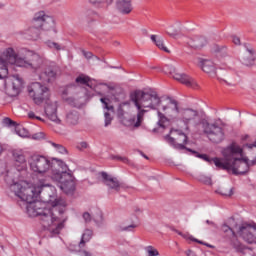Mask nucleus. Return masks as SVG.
I'll return each instance as SVG.
<instances>
[{
	"label": "nucleus",
	"mask_w": 256,
	"mask_h": 256,
	"mask_svg": "<svg viewBox=\"0 0 256 256\" xmlns=\"http://www.w3.org/2000/svg\"><path fill=\"white\" fill-rule=\"evenodd\" d=\"M186 255L187 256H197V254H195L192 250H187Z\"/></svg>",
	"instance_id": "nucleus-50"
},
{
	"label": "nucleus",
	"mask_w": 256,
	"mask_h": 256,
	"mask_svg": "<svg viewBox=\"0 0 256 256\" xmlns=\"http://www.w3.org/2000/svg\"><path fill=\"white\" fill-rule=\"evenodd\" d=\"M48 143L51 145V147H53L56 153H59L60 155H67V148H65V146H63L62 144H58L53 141H49Z\"/></svg>",
	"instance_id": "nucleus-29"
},
{
	"label": "nucleus",
	"mask_w": 256,
	"mask_h": 256,
	"mask_svg": "<svg viewBox=\"0 0 256 256\" xmlns=\"http://www.w3.org/2000/svg\"><path fill=\"white\" fill-rule=\"evenodd\" d=\"M29 119H36L37 115H35V112L31 111L28 113Z\"/></svg>",
	"instance_id": "nucleus-49"
},
{
	"label": "nucleus",
	"mask_w": 256,
	"mask_h": 256,
	"mask_svg": "<svg viewBox=\"0 0 256 256\" xmlns=\"http://www.w3.org/2000/svg\"><path fill=\"white\" fill-rule=\"evenodd\" d=\"M15 167L2 173V177L15 197L26 203V212L30 217H39L40 223L50 237L59 235L65 227L67 202L57 198V189L47 180L31 184L23 180L27 173V159L21 152L14 153Z\"/></svg>",
	"instance_id": "nucleus-1"
},
{
	"label": "nucleus",
	"mask_w": 256,
	"mask_h": 256,
	"mask_svg": "<svg viewBox=\"0 0 256 256\" xmlns=\"http://www.w3.org/2000/svg\"><path fill=\"white\" fill-rule=\"evenodd\" d=\"M222 231L224 232V233H231V235L233 236V237H235V232L233 231V229L231 228V227H229V225H227V224H223L222 225Z\"/></svg>",
	"instance_id": "nucleus-43"
},
{
	"label": "nucleus",
	"mask_w": 256,
	"mask_h": 256,
	"mask_svg": "<svg viewBox=\"0 0 256 256\" xmlns=\"http://www.w3.org/2000/svg\"><path fill=\"white\" fill-rule=\"evenodd\" d=\"M28 165L34 175H40V177L49 175L66 195L75 191V176L63 160L33 154L28 158Z\"/></svg>",
	"instance_id": "nucleus-2"
},
{
	"label": "nucleus",
	"mask_w": 256,
	"mask_h": 256,
	"mask_svg": "<svg viewBox=\"0 0 256 256\" xmlns=\"http://www.w3.org/2000/svg\"><path fill=\"white\" fill-rule=\"evenodd\" d=\"M159 105L157 109L161 107L162 111L170 117V119H176L177 116L181 113V109H179V102L171 97H167L164 99L159 98Z\"/></svg>",
	"instance_id": "nucleus-11"
},
{
	"label": "nucleus",
	"mask_w": 256,
	"mask_h": 256,
	"mask_svg": "<svg viewBox=\"0 0 256 256\" xmlns=\"http://www.w3.org/2000/svg\"><path fill=\"white\" fill-rule=\"evenodd\" d=\"M45 45L48 46L49 49H53L54 51H65V45L53 42L51 40H47L45 42Z\"/></svg>",
	"instance_id": "nucleus-30"
},
{
	"label": "nucleus",
	"mask_w": 256,
	"mask_h": 256,
	"mask_svg": "<svg viewBox=\"0 0 256 256\" xmlns=\"http://www.w3.org/2000/svg\"><path fill=\"white\" fill-rule=\"evenodd\" d=\"M223 159H215V167L223 171H232L233 175H245L249 172V158H243V148L233 142L222 150Z\"/></svg>",
	"instance_id": "nucleus-3"
},
{
	"label": "nucleus",
	"mask_w": 256,
	"mask_h": 256,
	"mask_svg": "<svg viewBox=\"0 0 256 256\" xmlns=\"http://www.w3.org/2000/svg\"><path fill=\"white\" fill-rule=\"evenodd\" d=\"M89 147V144L87 142H81L78 146L79 149H87Z\"/></svg>",
	"instance_id": "nucleus-48"
},
{
	"label": "nucleus",
	"mask_w": 256,
	"mask_h": 256,
	"mask_svg": "<svg viewBox=\"0 0 256 256\" xmlns=\"http://www.w3.org/2000/svg\"><path fill=\"white\" fill-rule=\"evenodd\" d=\"M2 123L5 127H14L15 129L17 127V122L11 120L9 117L4 118Z\"/></svg>",
	"instance_id": "nucleus-38"
},
{
	"label": "nucleus",
	"mask_w": 256,
	"mask_h": 256,
	"mask_svg": "<svg viewBox=\"0 0 256 256\" xmlns=\"http://www.w3.org/2000/svg\"><path fill=\"white\" fill-rule=\"evenodd\" d=\"M244 54L241 58L242 65H245L246 67H251L255 65V59H256V53L255 48L249 44H244Z\"/></svg>",
	"instance_id": "nucleus-15"
},
{
	"label": "nucleus",
	"mask_w": 256,
	"mask_h": 256,
	"mask_svg": "<svg viewBox=\"0 0 256 256\" xmlns=\"http://www.w3.org/2000/svg\"><path fill=\"white\" fill-rule=\"evenodd\" d=\"M43 137H44L43 133H37L32 136V138L35 140L43 139Z\"/></svg>",
	"instance_id": "nucleus-47"
},
{
	"label": "nucleus",
	"mask_w": 256,
	"mask_h": 256,
	"mask_svg": "<svg viewBox=\"0 0 256 256\" xmlns=\"http://www.w3.org/2000/svg\"><path fill=\"white\" fill-rule=\"evenodd\" d=\"M239 235L242 239L250 245L256 243V224H244L239 228Z\"/></svg>",
	"instance_id": "nucleus-13"
},
{
	"label": "nucleus",
	"mask_w": 256,
	"mask_h": 256,
	"mask_svg": "<svg viewBox=\"0 0 256 256\" xmlns=\"http://www.w3.org/2000/svg\"><path fill=\"white\" fill-rule=\"evenodd\" d=\"M93 237V230L86 229L82 234L80 242L77 244H73V247L77 245L78 249H83L85 247V243H89Z\"/></svg>",
	"instance_id": "nucleus-26"
},
{
	"label": "nucleus",
	"mask_w": 256,
	"mask_h": 256,
	"mask_svg": "<svg viewBox=\"0 0 256 256\" xmlns=\"http://www.w3.org/2000/svg\"><path fill=\"white\" fill-rule=\"evenodd\" d=\"M130 99L138 109L135 127H141L143 117H145V113H147V110L145 109H157V106L160 103L157 93L150 94L141 90H136L131 93Z\"/></svg>",
	"instance_id": "nucleus-5"
},
{
	"label": "nucleus",
	"mask_w": 256,
	"mask_h": 256,
	"mask_svg": "<svg viewBox=\"0 0 256 256\" xmlns=\"http://www.w3.org/2000/svg\"><path fill=\"white\" fill-rule=\"evenodd\" d=\"M216 193H218V195H222V197H231V195H233V188H230L228 191L220 188L216 190Z\"/></svg>",
	"instance_id": "nucleus-37"
},
{
	"label": "nucleus",
	"mask_w": 256,
	"mask_h": 256,
	"mask_svg": "<svg viewBox=\"0 0 256 256\" xmlns=\"http://www.w3.org/2000/svg\"><path fill=\"white\" fill-rule=\"evenodd\" d=\"M99 217L100 219H103V214L101 212H99Z\"/></svg>",
	"instance_id": "nucleus-60"
},
{
	"label": "nucleus",
	"mask_w": 256,
	"mask_h": 256,
	"mask_svg": "<svg viewBox=\"0 0 256 256\" xmlns=\"http://www.w3.org/2000/svg\"><path fill=\"white\" fill-rule=\"evenodd\" d=\"M167 117H165V114L158 112V122L157 125L161 129H165V124L167 123Z\"/></svg>",
	"instance_id": "nucleus-34"
},
{
	"label": "nucleus",
	"mask_w": 256,
	"mask_h": 256,
	"mask_svg": "<svg viewBox=\"0 0 256 256\" xmlns=\"http://www.w3.org/2000/svg\"><path fill=\"white\" fill-rule=\"evenodd\" d=\"M142 157H144L145 159H149V157H147V155L142 154Z\"/></svg>",
	"instance_id": "nucleus-61"
},
{
	"label": "nucleus",
	"mask_w": 256,
	"mask_h": 256,
	"mask_svg": "<svg viewBox=\"0 0 256 256\" xmlns=\"http://www.w3.org/2000/svg\"><path fill=\"white\" fill-rule=\"evenodd\" d=\"M69 251L78 253L80 256H94L91 252L87 250H81V248H78L77 246H73V244H70L68 247Z\"/></svg>",
	"instance_id": "nucleus-32"
},
{
	"label": "nucleus",
	"mask_w": 256,
	"mask_h": 256,
	"mask_svg": "<svg viewBox=\"0 0 256 256\" xmlns=\"http://www.w3.org/2000/svg\"><path fill=\"white\" fill-rule=\"evenodd\" d=\"M75 87H76L75 85L71 84L62 91L63 99L66 100V102L69 103V105H72V107H77V104L75 103V99L65 98V95H69V93H71V89H75Z\"/></svg>",
	"instance_id": "nucleus-28"
},
{
	"label": "nucleus",
	"mask_w": 256,
	"mask_h": 256,
	"mask_svg": "<svg viewBox=\"0 0 256 256\" xmlns=\"http://www.w3.org/2000/svg\"><path fill=\"white\" fill-rule=\"evenodd\" d=\"M122 122H123V125H125V127H134V128H136L135 123H137V121H135V117H132V118H129V119L124 118Z\"/></svg>",
	"instance_id": "nucleus-39"
},
{
	"label": "nucleus",
	"mask_w": 256,
	"mask_h": 256,
	"mask_svg": "<svg viewBox=\"0 0 256 256\" xmlns=\"http://www.w3.org/2000/svg\"><path fill=\"white\" fill-rule=\"evenodd\" d=\"M3 153V146L0 144V154Z\"/></svg>",
	"instance_id": "nucleus-59"
},
{
	"label": "nucleus",
	"mask_w": 256,
	"mask_h": 256,
	"mask_svg": "<svg viewBox=\"0 0 256 256\" xmlns=\"http://www.w3.org/2000/svg\"><path fill=\"white\" fill-rule=\"evenodd\" d=\"M165 141H167V143L173 147V149H177L178 151H183V149H187V151H189L190 153H193V155H195V157H198V159H203V161H206L207 163H209L211 165V163H214L215 165V159H223V158H219V157H214V158H209V156H207L206 154H199L197 151H194L191 148H187L185 147V145H187V134L180 132L179 133V138L178 141L180 143H177L175 141V138L171 137V135L167 134L164 137Z\"/></svg>",
	"instance_id": "nucleus-7"
},
{
	"label": "nucleus",
	"mask_w": 256,
	"mask_h": 256,
	"mask_svg": "<svg viewBox=\"0 0 256 256\" xmlns=\"http://www.w3.org/2000/svg\"><path fill=\"white\" fill-rule=\"evenodd\" d=\"M165 141H167V143L173 147V149H177L178 151H183V149H187V151H189L190 153H193V155H195V157H198V159H203V161H206L207 163H209L211 165V163H214L215 165V159H223V158H219V157H214V158H209V156H207L206 154H199L197 151H194L191 148H187L185 147V145H187V134L180 132L179 133V138L178 141L180 143H177L175 141V138L171 137V135L167 134L164 137Z\"/></svg>",
	"instance_id": "nucleus-8"
},
{
	"label": "nucleus",
	"mask_w": 256,
	"mask_h": 256,
	"mask_svg": "<svg viewBox=\"0 0 256 256\" xmlns=\"http://www.w3.org/2000/svg\"><path fill=\"white\" fill-rule=\"evenodd\" d=\"M101 177L104 179L107 187H110V189H115V191L119 190V180H117V178L109 176L107 172H101Z\"/></svg>",
	"instance_id": "nucleus-23"
},
{
	"label": "nucleus",
	"mask_w": 256,
	"mask_h": 256,
	"mask_svg": "<svg viewBox=\"0 0 256 256\" xmlns=\"http://www.w3.org/2000/svg\"><path fill=\"white\" fill-rule=\"evenodd\" d=\"M82 54L86 59H92L93 58V53L92 52H87L85 50L82 51Z\"/></svg>",
	"instance_id": "nucleus-46"
},
{
	"label": "nucleus",
	"mask_w": 256,
	"mask_h": 256,
	"mask_svg": "<svg viewBox=\"0 0 256 256\" xmlns=\"http://www.w3.org/2000/svg\"><path fill=\"white\" fill-rule=\"evenodd\" d=\"M178 235H180L181 237H184V239H189L190 241H194L195 243H199L200 245H206V247H210V249H213V245L203 243V241L198 240L197 238H194L192 235L185 234L183 232H179Z\"/></svg>",
	"instance_id": "nucleus-31"
},
{
	"label": "nucleus",
	"mask_w": 256,
	"mask_h": 256,
	"mask_svg": "<svg viewBox=\"0 0 256 256\" xmlns=\"http://www.w3.org/2000/svg\"><path fill=\"white\" fill-rule=\"evenodd\" d=\"M231 38H232V43H234V45H241V38H239L236 35H232Z\"/></svg>",
	"instance_id": "nucleus-45"
},
{
	"label": "nucleus",
	"mask_w": 256,
	"mask_h": 256,
	"mask_svg": "<svg viewBox=\"0 0 256 256\" xmlns=\"http://www.w3.org/2000/svg\"><path fill=\"white\" fill-rule=\"evenodd\" d=\"M198 181H200V183H204V185H212L211 177L206 176L205 174H200L198 176Z\"/></svg>",
	"instance_id": "nucleus-36"
},
{
	"label": "nucleus",
	"mask_w": 256,
	"mask_h": 256,
	"mask_svg": "<svg viewBox=\"0 0 256 256\" xmlns=\"http://www.w3.org/2000/svg\"><path fill=\"white\" fill-rule=\"evenodd\" d=\"M90 3H92V5H102V3H106V5H111V3H113V0H89Z\"/></svg>",
	"instance_id": "nucleus-41"
},
{
	"label": "nucleus",
	"mask_w": 256,
	"mask_h": 256,
	"mask_svg": "<svg viewBox=\"0 0 256 256\" xmlns=\"http://www.w3.org/2000/svg\"><path fill=\"white\" fill-rule=\"evenodd\" d=\"M116 9L122 15H129V13L133 11V5L131 4V0H117Z\"/></svg>",
	"instance_id": "nucleus-21"
},
{
	"label": "nucleus",
	"mask_w": 256,
	"mask_h": 256,
	"mask_svg": "<svg viewBox=\"0 0 256 256\" xmlns=\"http://www.w3.org/2000/svg\"><path fill=\"white\" fill-rule=\"evenodd\" d=\"M92 59H93V61H100L99 57H97L95 55H92Z\"/></svg>",
	"instance_id": "nucleus-56"
},
{
	"label": "nucleus",
	"mask_w": 256,
	"mask_h": 256,
	"mask_svg": "<svg viewBox=\"0 0 256 256\" xmlns=\"http://www.w3.org/2000/svg\"><path fill=\"white\" fill-rule=\"evenodd\" d=\"M142 33H143V35H147V30H146V29H143V30H142Z\"/></svg>",
	"instance_id": "nucleus-58"
},
{
	"label": "nucleus",
	"mask_w": 256,
	"mask_h": 256,
	"mask_svg": "<svg viewBox=\"0 0 256 256\" xmlns=\"http://www.w3.org/2000/svg\"><path fill=\"white\" fill-rule=\"evenodd\" d=\"M248 137H249V136H248V135H246L244 139H247Z\"/></svg>",
	"instance_id": "nucleus-64"
},
{
	"label": "nucleus",
	"mask_w": 256,
	"mask_h": 256,
	"mask_svg": "<svg viewBox=\"0 0 256 256\" xmlns=\"http://www.w3.org/2000/svg\"><path fill=\"white\" fill-rule=\"evenodd\" d=\"M152 132H153V133H157V128H154V129L152 130Z\"/></svg>",
	"instance_id": "nucleus-62"
},
{
	"label": "nucleus",
	"mask_w": 256,
	"mask_h": 256,
	"mask_svg": "<svg viewBox=\"0 0 256 256\" xmlns=\"http://www.w3.org/2000/svg\"><path fill=\"white\" fill-rule=\"evenodd\" d=\"M135 227H137V225L135 224H131L125 227H121V231H133L135 229Z\"/></svg>",
	"instance_id": "nucleus-44"
},
{
	"label": "nucleus",
	"mask_w": 256,
	"mask_h": 256,
	"mask_svg": "<svg viewBox=\"0 0 256 256\" xmlns=\"http://www.w3.org/2000/svg\"><path fill=\"white\" fill-rule=\"evenodd\" d=\"M173 79L179 81L182 85H186V87H191V89H197L199 87L197 81L185 73H174Z\"/></svg>",
	"instance_id": "nucleus-17"
},
{
	"label": "nucleus",
	"mask_w": 256,
	"mask_h": 256,
	"mask_svg": "<svg viewBox=\"0 0 256 256\" xmlns=\"http://www.w3.org/2000/svg\"><path fill=\"white\" fill-rule=\"evenodd\" d=\"M168 35H170V37H175L177 35V32H168Z\"/></svg>",
	"instance_id": "nucleus-54"
},
{
	"label": "nucleus",
	"mask_w": 256,
	"mask_h": 256,
	"mask_svg": "<svg viewBox=\"0 0 256 256\" xmlns=\"http://www.w3.org/2000/svg\"><path fill=\"white\" fill-rule=\"evenodd\" d=\"M23 87V79L19 77V74H15L12 76V97H15V95H19V91H21V88Z\"/></svg>",
	"instance_id": "nucleus-24"
},
{
	"label": "nucleus",
	"mask_w": 256,
	"mask_h": 256,
	"mask_svg": "<svg viewBox=\"0 0 256 256\" xmlns=\"http://www.w3.org/2000/svg\"><path fill=\"white\" fill-rule=\"evenodd\" d=\"M28 95L33 99L35 105H41L43 101L49 99V88L39 82H33L27 87Z\"/></svg>",
	"instance_id": "nucleus-9"
},
{
	"label": "nucleus",
	"mask_w": 256,
	"mask_h": 256,
	"mask_svg": "<svg viewBox=\"0 0 256 256\" xmlns=\"http://www.w3.org/2000/svg\"><path fill=\"white\" fill-rule=\"evenodd\" d=\"M15 133H16V135H18L19 137H22V138L29 137V131L19 125L16 126Z\"/></svg>",
	"instance_id": "nucleus-33"
},
{
	"label": "nucleus",
	"mask_w": 256,
	"mask_h": 256,
	"mask_svg": "<svg viewBox=\"0 0 256 256\" xmlns=\"http://www.w3.org/2000/svg\"><path fill=\"white\" fill-rule=\"evenodd\" d=\"M179 120L183 123L186 131L191 129V127H197L201 124V118L199 117V112L192 108H184L180 110Z\"/></svg>",
	"instance_id": "nucleus-10"
},
{
	"label": "nucleus",
	"mask_w": 256,
	"mask_h": 256,
	"mask_svg": "<svg viewBox=\"0 0 256 256\" xmlns=\"http://www.w3.org/2000/svg\"><path fill=\"white\" fill-rule=\"evenodd\" d=\"M4 85H5V87L7 86V81H4Z\"/></svg>",
	"instance_id": "nucleus-63"
},
{
	"label": "nucleus",
	"mask_w": 256,
	"mask_h": 256,
	"mask_svg": "<svg viewBox=\"0 0 256 256\" xmlns=\"http://www.w3.org/2000/svg\"><path fill=\"white\" fill-rule=\"evenodd\" d=\"M150 39L152 43L155 44L156 47H158V49H161V51H164L165 53H171V51H169V48L165 46V42L163 41V38L161 36L152 34L150 35Z\"/></svg>",
	"instance_id": "nucleus-25"
},
{
	"label": "nucleus",
	"mask_w": 256,
	"mask_h": 256,
	"mask_svg": "<svg viewBox=\"0 0 256 256\" xmlns=\"http://www.w3.org/2000/svg\"><path fill=\"white\" fill-rule=\"evenodd\" d=\"M220 81H223V83H226L229 87H235V83H229L226 80L221 79Z\"/></svg>",
	"instance_id": "nucleus-51"
},
{
	"label": "nucleus",
	"mask_w": 256,
	"mask_h": 256,
	"mask_svg": "<svg viewBox=\"0 0 256 256\" xmlns=\"http://www.w3.org/2000/svg\"><path fill=\"white\" fill-rule=\"evenodd\" d=\"M256 165V159L254 158L253 160L249 161V167H253Z\"/></svg>",
	"instance_id": "nucleus-52"
},
{
	"label": "nucleus",
	"mask_w": 256,
	"mask_h": 256,
	"mask_svg": "<svg viewBox=\"0 0 256 256\" xmlns=\"http://www.w3.org/2000/svg\"><path fill=\"white\" fill-rule=\"evenodd\" d=\"M3 55L5 58L0 56V79L3 80L9 75V65L25 67L26 69H31L34 73L39 72L43 65V58L33 51H28L27 56L31 57L29 61L17 56L13 48H7Z\"/></svg>",
	"instance_id": "nucleus-4"
},
{
	"label": "nucleus",
	"mask_w": 256,
	"mask_h": 256,
	"mask_svg": "<svg viewBox=\"0 0 256 256\" xmlns=\"http://www.w3.org/2000/svg\"><path fill=\"white\" fill-rule=\"evenodd\" d=\"M66 121L70 125H77V123H79V112L76 110L68 112L66 115Z\"/></svg>",
	"instance_id": "nucleus-27"
},
{
	"label": "nucleus",
	"mask_w": 256,
	"mask_h": 256,
	"mask_svg": "<svg viewBox=\"0 0 256 256\" xmlns=\"http://www.w3.org/2000/svg\"><path fill=\"white\" fill-rule=\"evenodd\" d=\"M75 81L78 85H86L87 87H90V89H93L96 93H100L99 89H101V87H107V83H99L97 80L91 79V77L85 74H80Z\"/></svg>",
	"instance_id": "nucleus-14"
},
{
	"label": "nucleus",
	"mask_w": 256,
	"mask_h": 256,
	"mask_svg": "<svg viewBox=\"0 0 256 256\" xmlns=\"http://www.w3.org/2000/svg\"><path fill=\"white\" fill-rule=\"evenodd\" d=\"M45 114L47 115L48 119H50V121H53L57 124L61 123V120L57 116V102L46 105Z\"/></svg>",
	"instance_id": "nucleus-19"
},
{
	"label": "nucleus",
	"mask_w": 256,
	"mask_h": 256,
	"mask_svg": "<svg viewBox=\"0 0 256 256\" xmlns=\"http://www.w3.org/2000/svg\"><path fill=\"white\" fill-rule=\"evenodd\" d=\"M233 247L238 253H243V251H245V246L239 241H234Z\"/></svg>",
	"instance_id": "nucleus-40"
},
{
	"label": "nucleus",
	"mask_w": 256,
	"mask_h": 256,
	"mask_svg": "<svg viewBox=\"0 0 256 256\" xmlns=\"http://www.w3.org/2000/svg\"><path fill=\"white\" fill-rule=\"evenodd\" d=\"M100 101L104 109V126L109 127V125H111V121H113L111 113H115V109L113 108V105H109V98H101Z\"/></svg>",
	"instance_id": "nucleus-16"
},
{
	"label": "nucleus",
	"mask_w": 256,
	"mask_h": 256,
	"mask_svg": "<svg viewBox=\"0 0 256 256\" xmlns=\"http://www.w3.org/2000/svg\"><path fill=\"white\" fill-rule=\"evenodd\" d=\"M187 45L192 49H201L207 45V38L203 36H194L192 38H188Z\"/></svg>",
	"instance_id": "nucleus-20"
},
{
	"label": "nucleus",
	"mask_w": 256,
	"mask_h": 256,
	"mask_svg": "<svg viewBox=\"0 0 256 256\" xmlns=\"http://www.w3.org/2000/svg\"><path fill=\"white\" fill-rule=\"evenodd\" d=\"M82 218L85 221V223H91V221H93V216H91V213L89 212H84L82 214Z\"/></svg>",
	"instance_id": "nucleus-42"
},
{
	"label": "nucleus",
	"mask_w": 256,
	"mask_h": 256,
	"mask_svg": "<svg viewBox=\"0 0 256 256\" xmlns=\"http://www.w3.org/2000/svg\"><path fill=\"white\" fill-rule=\"evenodd\" d=\"M203 129L209 141L212 143H221L225 140V132L217 123L209 124V122H204Z\"/></svg>",
	"instance_id": "nucleus-12"
},
{
	"label": "nucleus",
	"mask_w": 256,
	"mask_h": 256,
	"mask_svg": "<svg viewBox=\"0 0 256 256\" xmlns=\"http://www.w3.org/2000/svg\"><path fill=\"white\" fill-rule=\"evenodd\" d=\"M144 251H146L147 256H159V250L153 246H146Z\"/></svg>",
	"instance_id": "nucleus-35"
},
{
	"label": "nucleus",
	"mask_w": 256,
	"mask_h": 256,
	"mask_svg": "<svg viewBox=\"0 0 256 256\" xmlns=\"http://www.w3.org/2000/svg\"><path fill=\"white\" fill-rule=\"evenodd\" d=\"M38 121H43V118L39 117V116H36V118Z\"/></svg>",
	"instance_id": "nucleus-57"
},
{
	"label": "nucleus",
	"mask_w": 256,
	"mask_h": 256,
	"mask_svg": "<svg viewBox=\"0 0 256 256\" xmlns=\"http://www.w3.org/2000/svg\"><path fill=\"white\" fill-rule=\"evenodd\" d=\"M201 69L204 73H207L210 77H215L217 75V67L215 63L211 60H202L200 62Z\"/></svg>",
	"instance_id": "nucleus-22"
},
{
	"label": "nucleus",
	"mask_w": 256,
	"mask_h": 256,
	"mask_svg": "<svg viewBox=\"0 0 256 256\" xmlns=\"http://www.w3.org/2000/svg\"><path fill=\"white\" fill-rule=\"evenodd\" d=\"M41 31H52L54 34L57 33V29H55V19L46 15L44 11L34 14L32 26L29 30L23 32L24 39L37 41V39L41 37Z\"/></svg>",
	"instance_id": "nucleus-6"
},
{
	"label": "nucleus",
	"mask_w": 256,
	"mask_h": 256,
	"mask_svg": "<svg viewBox=\"0 0 256 256\" xmlns=\"http://www.w3.org/2000/svg\"><path fill=\"white\" fill-rule=\"evenodd\" d=\"M168 67V69H170V73H173V71H175V68L173 66H166Z\"/></svg>",
	"instance_id": "nucleus-55"
},
{
	"label": "nucleus",
	"mask_w": 256,
	"mask_h": 256,
	"mask_svg": "<svg viewBox=\"0 0 256 256\" xmlns=\"http://www.w3.org/2000/svg\"><path fill=\"white\" fill-rule=\"evenodd\" d=\"M35 73H37L39 79H43V77H46L47 83H51L55 81V79H57V67H53V66L48 67L43 72V62L39 71Z\"/></svg>",
	"instance_id": "nucleus-18"
},
{
	"label": "nucleus",
	"mask_w": 256,
	"mask_h": 256,
	"mask_svg": "<svg viewBox=\"0 0 256 256\" xmlns=\"http://www.w3.org/2000/svg\"><path fill=\"white\" fill-rule=\"evenodd\" d=\"M114 159H118L119 161H127V158H123L121 156H115Z\"/></svg>",
	"instance_id": "nucleus-53"
}]
</instances>
